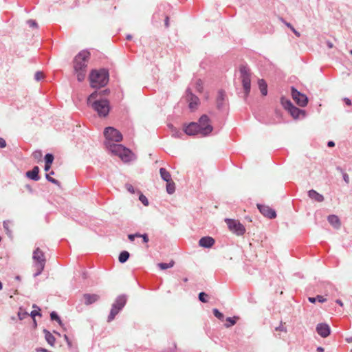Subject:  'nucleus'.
Masks as SVG:
<instances>
[{
    "mask_svg": "<svg viewBox=\"0 0 352 352\" xmlns=\"http://www.w3.org/2000/svg\"><path fill=\"white\" fill-rule=\"evenodd\" d=\"M89 57V52L82 50L80 52L74 59L73 67L74 73L77 76V80L79 82L83 81L86 76L87 67Z\"/></svg>",
    "mask_w": 352,
    "mask_h": 352,
    "instance_id": "nucleus-1",
    "label": "nucleus"
},
{
    "mask_svg": "<svg viewBox=\"0 0 352 352\" xmlns=\"http://www.w3.org/2000/svg\"><path fill=\"white\" fill-rule=\"evenodd\" d=\"M208 295L204 292H201L199 294V300L202 302H206L208 300L206 299Z\"/></svg>",
    "mask_w": 352,
    "mask_h": 352,
    "instance_id": "nucleus-40",
    "label": "nucleus"
},
{
    "mask_svg": "<svg viewBox=\"0 0 352 352\" xmlns=\"http://www.w3.org/2000/svg\"><path fill=\"white\" fill-rule=\"evenodd\" d=\"M308 300L311 303H315L316 301L319 302H324L327 301V298L324 296L318 295L316 297H309Z\"/></svg>",
    "mask_w": 352,
    "mask_h": 352,
    "instance_id": "nucleus-27",
    "label": "nucleus"
},
{
    "mask_svg": "<svg viewBox=\"0 0 352 352\" xmlns=\"http://www.w3.org/2000/svg\"><path fill=\"white\" fill-rule=\"evenodd\" d=\"M327 45L329 48H332L333 47V44L330 41L327 42Z\"/></svg>",
    "mask_w": 352,
    "mask_h": 352,
    "instance_id": "nucleus-58",
    "label": "nucleus"
},
{
    "mask_svg": "<svg viewBox=\"0 0 352 352\" xmlns=\"http://www.w3.org/2000/svg\"><path fill=\"white\" fill-rule=\"evenodd\" d=\"M104 135L106 138L105 142H120L122 140V133L113 127L105 128Z\"/></svg>",
    "mask_w": 352,
    "mask_h": 352,
    "instance_id": "nucleus-10",
    "label": "nucleus"
},
{
    "mask_svg": "<svg viewBox=\"0 0 352 352\" xmlns=\"http://www.w3.org/2000/svg\"><path fill=\"white\" fill-rule=\"evenodd\" d=\"M127 301V297L125 295H120L115 300L112 305L110 314L107 321L110 322L114 320L116 316L124 308Z\"/></svg>",
    "mask_w": 352,
    "mask_h": 352,
    "instance_id": "nucleus-6",
    "label": "nucleus"
},
{
    "mask_svg": "<svg viewBox=\"0 0 352 352\" xmlns=\"http://www.w3.org/2000/svg\"><path fill=\"white\" fill-rule=\"evenodd\" d=\"M280 102L283 107L287 111H288V112L294 119L305 117V111L294 106V104L289 100L284 97H282L280 99Z\"/></svg>",
    "mask_w": 352,
    "mask_h": 352,
    "instance_id": "nucleus-8",
    "label": "nucleus"
},
{
    "mask_svg": "<svg viewBox=\"0 0 352 352\" xmlns=\"http://www.w3.org/2000/svg\"><path fill=\"white\" fill-rule=\"evenodd\" d=\"M33 267L35 270L34 277L40 275L43 271L46 263V258L44 252L39 248H36L32 254Z\"/></svg>",
    "mask_w": 352,
    "mask_h": 352,
    "instance_id": "nucleus-5",
    "label": "nucleus"
},
{
    "mask_svg": "<svg viewBox=\"0 0 352 352\" xmlns=\"http://www.w3.org/2000/svg\"><path fill=\"white\" fill-rule=\"evenodd\" d=\"M260 212L269 219H274L276 217V211L268 206L257 204Z\"/></svg>",
    "mask_w": 352,
    "mask_h": 352,
    "instance_id": "nucleus-14",
    "label": "nucleus"
},
{
    "mask_svg": "<svg viewBox=\"0 0 352 352\" xmlns=\"http://www.w3.org/2000/svg\"><path fill=\"white\" fill-rule=\"evenodd\" d=\"M9 223L10 222L8 221H4L3 223V226L4 230H6L8 236L11 237L12 236V231L10 229Z\"/></svg>",
    "mask_w": 352,
    "mask_h": 352,
    "instance_id": "nucleus-33",
    "label": "nucleus"
},
{
    "mask_svg": "<svg viewBox=\"0 0 352 352\" xmlns=\"http://www.w3.org/2000/svg\"><path fill=\"white\" fill-rule=\"evenodd\" d=\"M128 238L131 241H133L135 238V235H134L133 234H129Z\"/></svg>",
    "mask_w": 352,
    "mask_h": 352,
    "instance_id": "nucleus-54",
    "label": "nucleus"
},
{
    "mask_svg": "<svg viewBox=\"0 0 352 352\" xmlns=\"http://www.w3.org/2000/svg\"><path fill=\"white\" fill-rule=\"evenodd\" d=\"M258 84L262 95L266 96L267 94V86L266 82L263 79H261L258 80Z\"/></svg>",
    "mask_w": 352,
    "mask_h": 352,
    "instance_id": "nucleus-25",
    "label": "nucleus"
},
{
    "mask_svg": "<svg viewBox=\"0 0 352 352\" xmlns=\"http://www.w3.org/2000/svg\"><path fill=\"white\" fill-rule=\"evenodd\" d=\"M175 184L174 183V182L173 180L167 182L166 192L168 194L172 195L175 192Z\"/></svg>",
    "mask_w": 352,
    "mask_h": 352,
    "instance_id": "nucleus-26",
    "label": "nucleus"
},
{
    "mask_svg": "<svg viewBox=\"0 0 352 352\" xmlns=\"http://www.w3.org/2000/svg\"><path fill=\"white\" fill-rule=\"evenodd\" d=\"M239 72L240 78L245 92V98H246L251 89L250 69L247 65H241L240 67Z\"/></svg>",
    "mask_w": 352,
    "mask_h": 352,
    "instance_id": "nucleus-7",
    "label": "nucleus"
},
{
    "mask_svg": "<svg viewBox=\"0 0 352 352\" xmlns=\"http://www.w3.org/2000/svg\"><path fill=\"white\" fill-rule=\"evenodd\" d=\"M90 85L93 88L104 87L109 82V72L105 69L92 70L89 74Z\"/></svg>",
    "mask_w": 352,
    "mask_h": 352,
    "instance_id": "nucleus-3",
    "label": "nucleus"
},
{
    "mask_svg": "<svg viewBox=\"0 0 352 352\" xmlns=\"http://www.w3.org/2000/svg\"><path fill=\"white\" fill-rule=\"evenodd\" d=\"M230 230L240 236L243 235L245 232V227L238 221L234 219H226Z\"/></svg>",
    "mask_w": 352,
    "mask_h": 352,
    "instance_id": "nucleus-11",
    "label": "nucleus"
},
{
    "mask_svg": "<svg viewBox=\"0 0 352 352\" xmlns=\"http://www.w3.org/2000/svg\"><path fill=\"white\" fill-rule=\"evenodd\" d=\"M316 350L318 352H324V348H322V346H318Z\"/></svg>",
    "mask_w": 352,
    "mask_h": 352,
    "instance_id": "nucleus-59",
    "label": "nucleus"
},
{
    "mask_svg": "<svg viewBox=\"0 0 352 352\" xmlns=\"http://www.w3.org/2000/svg\"><path fill=\"white\" fill-rule=\"evenodd\" d=\"M104 144L111 153L118 155L123 162H128L132 160L133 154L129 148L115 142H105Z\"/></svg>",
    "mask_w": 352,
    "mask_h": 352,
    "instance_id": "nucleus-4",
    "label": "nucleus"
},
{
    "mask_svg": "<svg viewBox=\"0 0 352 352\" xmlns=\"http://www.w3.org/2000/svg\"><path fill=\"white\" fill-rule=\"evenodd\" d=\"M160 173L161 178L164 181L167 182L172 180L171 175H170V173L168 170H166V168H161L160 169Z\"/></svg>",
    "mask_w": 352,
    "mask_h": 352,
    "instance_id": "nucleus-24",
    "label": "nucleus"
},
{
    "mask_svg": "<svg viewBox=\"0 0 352 352\" xmlns=\"http://www.w3.org/2000/svg\"><path fill=\"white\" fill-rule=\"evenodd\" d=\"M195 89L199 92L203 91V82L201 79H197L195 82Z\"/></svg>",
    "mask_w": 352,
    "mask_h": 352,
    "instance_id": "nucleus-34",
    "label": "nucleus"
},
{
    "mask_svg": "<svg viewBox=\"0 0 352 352\" xmlns=\"http://www.w3.org/2000/svg\"><path fill=\"white\" fill-rule=\"evenodd\" d=\"M168 21H169L168 16H166V19H165V26H166V28H168V26H169Z\"/></svg>",
    "mask_w": 352,
    "mask_h": 352,
    "instance_id": "nucleus-55",
    "label": "nucleus"
},
{
    "mask_svg": "<svg viewBox=\"0 0 352 352\" xmlns=\"http://www.w3.org/2000/svg\"><path fill=\"white\" fill-rule=\"evenodd\" d=\"M36 351L37 352H50L47 349L41 347L36 349Z\"/></svg>",
    "mask_w": 352,
    "mask_h": 352,
    "instance_id": "nucleus-51",
    "label": "nucleus"
},
{
    "mask_svg": "<svg viewBox=\"0 0 352 352\" xmlns=\"http://www.w3.org/2000/svg\"><path fill=\"white\" fill-rule=\"evenodd\" d=\"M6 146V140L3 138H0V148H5Z\"/></svg>",
    "mask_w": 352,
    "mask_h": 352,
    "instance_id": "nucleus-47",
    "label": "nucleus"
},
{
    "mask_svg": "<svg viewBox=\"0 0 352 352\" xmlns=\"http://www.w3.org/2000/svg\"><path fill=\"white\" fill-rule=\"evenodd\" d=\"M43 77H44V75H43V72H36L34 75V78L37 81L41 80V79L43 78Z\"/></svg>",
    "mask_w": 352,
    "mask_h": 352,
    "instance_id": "nucleus-42",
    "label": "nucleus"
},
{
    "mask_svg": "<svg viewBox=\"0 0 352 352\" xmlns=\"http://www.w3.org/2000/svg\"><path fill=\"white\" fill-rule=\"evenodd\" d=\"M184 132L188 135H195L200 134V128L197 122H190L184 128Z\"/></svg>",
    "mask_w": 352,
    "mask_h": 352,
    "instance_id": "nucleus-15",
    "label": "nucleus"
},
{
    "mask_svg": "<svg viewBox=\"0 0 352 352\" xmlns=\"http://www.w3.org/2000/svg\"><path fill=\"white\" fill-rule=\"evenodd\" d=\"M186 100L187 101L189 102V108L192 110V111H194L195 109H196L199 104V99L197 96H196L195 95H194L190 89L188 88L186 90Z\"/></svg>",
    "mask_w": 352,
    "mask_h": 352,
    "instance_id": "nucleus-13",
    "label": "nucleus"
},
{
    "mask_svg": "<svg viewBox=\"0 0 352 352\" xmlns=\"http://www.w3.org/2000/svg\"><path fill=\"white\" fill-rule=\"evenodd\" d=\"M3 289V284L0 281V291Z\"/></svg>",
    "mask_w": 352,
    "mask_h": 352,
    "instance_id": "nucleus-63",
    "label": "nucleus"
},
{
    "mask_svg": "<svg viewBox=\"0 0 352 352\" xmlns=\"http://www.w3.org/2000/svg\"><path fill=\"white\" fill-rule=\"evenodd\" d=\"M134 235H135V237H142V235L141 234H139V233H135V234H133Z\"/></svg>",
    "mask_w": 352,
    "mask_h": 352,
    "instance_id": "nucleus-60",
    "label": "nucleus"
},
{
    "mask_svg": "<svg viewBox=\"0 0 352 352\" xmlns=\"http://www.w3.org/2000/svg\"><path fill=\"white\" fill-rule=\"evenodd\" d=\"M276 331H285V329L283 327V325H280L279 327H276L275 329Z\"/></svg>",
    "mask_w": 352,
    "mask_h": 352,
    "instance_id": "nucleus-53",
    "label": "nucleus"
},
{
    "mask_svg": "<svg viewBox=\"0 0 352 352\" xmlns=\"http://www.w3.org/2000/svg\"><path fill=\"white\" fill-rule=\"evenodd\" d=\"M126 189L131 193L133 194L135 193V189L133 186L130 184H126L125 185Z\"/></svg>",
    "mask_w": 352,
    "mask_h": 352,
    "instance_id": "nucleus-43",
    "label": "nucleus"
},
{
    "mask_svg": "<svg viewBox=\"0 0 352 352\" xmlns=\"http://www.w3.org/2000/svg\"><path fill=\"white\" fill-rule=\"evenodd\" d=\"M109 93V89H105L104 91H102L100 92H98V96L100 95V96H102L103 94H108Z\"/></svg>",
    "mask_w": 352,
    "mask_h": 352,
    "instance_id": "nucleus-52",
    "label": "nucleus"
},
{
    "mask_svg": "<svg viewBox=\"0 0 352 352\" xmlns=\"http://www.w3.org/2000/svg\"><path fill=\"white\" fill-rule=\"evenodd\" d=\"M197 123L200 128V134L202 136L208 135L213 130L210 120L207 115L201 116Z\"/></svg>",
    "mask_w": 352,
    "mask_h": 352,
    "instance_id": "nucleus-9",
    "label": "nucleus"
},
{
    "mask_svg": "<svg viewBox=\"0 0 352 352\" xmlns=\"http://www.w3.org/2000/svg\"><path fill=\"white\" fill-rule=\"evenodd\" d=\"M43 154L41 151H36L32 153V157L34 160L40 161L42 158Z\"/></svg>",
    "mask_w": 352,
    "mask_h": 352,
    "instance_id": "nucleus-38",
    "label": "nucleus"
},
{
    "mask_svg": "<svg viewBox=\"0 0 352 352\" xmlns=\"http://www.w3.org/2000/svg\"><path fill=\"white\" fill-rule=\"evenodd\" d=\"M29 316H30L32 318H34L36 316H41V314L39 311L34 310L30 313V314H29Z\"/></svg>",
    "mask_w": 352,
    "mask_h": 352,
    "instance_id": "nucleus-45",
    "label": "nucleus"
},
{
    "mask_svg": "<svg viewBox=\"0 0 352 352\" xmlns=\"http://www.w3.org/2000/svg\"><path fill=\"white\" fill-rule=\"evenodd\" d=\"M327 220L335 228H339L340 227V221L338 216L334 214L329 215L328 216Z\"/></svg>",
    "mask_w": 352,
    "mask_h": 352,
    "instance_id": "nucleus-22",
    "label": "nucleus"
},
{
    "mask_svg": "<svg viewBox=\"0 0 352 352\" xmlns=\"http://www.w3.org/2000/svg\"><path fill=\"white\" fill-rule=\"evenodd\" d=\"M175 264V262L173 261H171L170 263H158V267L161 269V270H166L168 268H170L172 267H173Z\"/></svg>",
    "mask_w": 352,
    "mask_h": 352,
    "instance_id": "nucleus-31",
    "label": "nucleus"
},
{
    "mask_svg": "<svg viewBox=\"0 0 352 352\" xmlns=\"http://www.w3.org/2000/svg\"><path fill=\"white\" fill-rule=\"evenodd\" d=\"M16 280H20V276H16Z\"/></svg>",
    "mask_w": 352,
    "mask_h": 352,
    "instance_id": "nucleus-64",
    "label": "nucleus"
},
{
    "mask_svg": "<svg viewBox=\"0 0 352 352\" xmlns=\"http://www.w3.org/2000/svg\"><path fill=\"white\" fill-rule=\"evenodd\" d=\"M142 240H143V242L144 243H148V236L146 234H144L142 235Z\"/></svg>",
    "mask_w": 352,
    "mask_h": 352,
    "instance_id": "nucleus-49",
    "label": "nucleus"
},
{
    "mask_svg": "<svg viewBox=\"0 0 352 352\" xmlns=\"http://www.w3.org/2000/svg\"><path fill=\"white\" fill-rule=\"evenodd\" d=\"M140 201L146 206L148 205V199L142 194H141L139 197Z\"/></svg>",
    "mask_w": 352,
    "mask_h": 352,
    "instance_id": "nucleus-41",
    "label": "nucleus"
},
{
    "mask_svg": "<svg viewBox=\"0 0 352 352\" xmlns=\"http://www.w3.org/2000/svg\"><path fill=\"white\" fill-rule=\"evenodd\" d=\"M292 96L296 103L300 107H304L308 103V98L306 95L300 93L294 87H292Z\"/></svg>",
    "mask_w": 352,
    "mask_h": 352,
    "instance_id": "nucleus-12",
    "label": "nucleus"
},
{
    "mask_svg": "<svg viewBox=\"0 0 352 352\" xmlns=\"http://www.w3.org/2000/svg\"><path fill=\"white\" fill-rule=\"evenodd\" d=\"M27 23L30 25V27H32V28H37L38 27L37 23L34 20L30 19L28 21Z\"/></svg>",
    "mask_w": 352,
    "mask_h": 352,
    "instance_id": "nucleus-44",
    "label": "nucleus"
},
{
    "mask_svg": "<svg viewBox=\"0 0 352 352\" xmlns=\"http://www.w3.org/2000/svg\"><path fill=\"white\" fill-rule=\"evenodd\" d=\"M51 165L52 164H45V171H48L50 169V167H51Z\"/></svg>",
    "mask_w": 352,
    "mask_h": 352,
    "instance_id": "nucleus-57",
    "label": "nucleus"
},
{
    "mask_svg": "<svg viewBox=\"0 0 352 352\" xmlns=\"http://www.w3.org/2000/svg\"><path fill=\"white\" fill-rule=\"evenodd\" d=\"M212 312L215 317L218 319L222 320L224 318V316L222 313H221L217 309H213Z\"/></svg>",
    "mask_w": 352,
    "mask_h": 352,
    "instance_id": "nucleus-39",
    "label": "nucleus"
},
{
    "mask_svg": "<svg viewBox=\"0 0 352 352\" xmlns=\"http://www.w3.org/2000/svg\"><path fill=\"white\" fill-rule=\"evenodd\" d=\"M54 161V155L51 153H47L45 156V164H52Z\"/></svg>",
    "mask_w": 352,
    "mask_h": 352,
    "instance_id": "nucleus-37",
    "label": "nucleus"
},
{
    "mask_svg": "<svg viewBox=\"0 0 352 352\" xmlns=\"http://www.w3.org/2000/svg\"><path fill=\"white\" fill-rule=\"evenodd\" d=\"M238 319V317H228L226 318V323L224 324L226 328H229L233 325H234L236 323V320Z\"/></svg>",
    "mask_w": 352,
    "mask_h": 352,
    "instance_id": "nucleus-29",
    "label": "nucleus"
},
{
    "mask_svg": "<svg viewBox=\"0 0 352 352\" xmlns=\"http://www.w3.org/2000/svg\"><path fill=\"white\" fill-rule=\"evenodd\" d=\"M50 318L52 320L57 321L60 325L62 324V322H61L60 317L58 316V314L55 311H52L50 314Z\"/></svg>",
    "mask_w": 352,
    "mask_h": 352,
    "instance_id": "nucleus-36",
    "label": "nucleus"
},
{
    "mask_svg": "<svg viewBox=\"0 0 352 352\" xmlns=\"http://www.w3.org/2000/svg\"><path fill=\"white\" fill-rule=\"evenodd\" d=\"M308 196L311 199L317 201V202H322L324 201V197L322 195L318 193L314 190H310L308 191Z\"/></svg>",
    "mask_w": 352,
    "mask_h": 352,
    "instance_id": "nucleus-21",
    "label": "nucleus"
},
{
    "mask_svg": "<svg viewBox=\"0 0 352 352\" xmlns=\"http://www.w3.org/2000/svg\"><path fill=\"white\" fill-rule=\"evenodd\" d=\"M64 339L66 341L68 346L69 348H71L72 346V342L70 341V340L69 339V338H68V336L67 335H64Z\"/></svg>",
    "mask_w": 352,
    "mask_h": 352,
    "instance_id": "nucleus-46",
    "label": "nucleus"
},
{
    "mask_svg": "<svg viewBox=\"0 0 352 352\" xmlns=\"http://www.w3.org/2000/svg\"><path fill=\"white\" fill-rule=\"evenodd\" d=\"M344 101L345 102V104L348 106H351V101L349 98H344Z\"/></svg>",
    "mask_w": 352,
    "mask_h": 352,
    "instance_id": "nucleus-50",
    "label": "nucleus"
},
{
    "mask_svg": "<svg viewBox=\"0 0 352 352\" xmlns=\"http://www.w3.org/2000/svg\"><path fill=\"white\" fill-rule=\"evenodd\" d=\"M131 38H132V36L131 35L129 34V35L126 36V39L131 40Z\"/></svg>",
    "mask_w": 352,
    "mask_h": 352,
    "instance_id": "nucleus-62",
    "label": "nucleus"
},
{
    "mask_svg": "<svg viewBox=\"0 0 352 352\" xmlns=\"http://www.w3.org/2000/svg\"><path fill=\"white\" fill-rule=\"evenodd\" d=\"M29 316V314L22 308L19 309L18 312V317L20 320H23Z\"/></svg>",
    "mask_w": 352,
    "mask_h": 352,
    "instance_id": "nucleus-32",
    "label": "nucleus"
},
{
    "mask_svg": "<svg viewBox=\"0 0 352 352\" xmlns=\"http://www.w3.org/2000/svg\"><path fill=\"white\" fill-rule=\"evenodd\" d=\"M336 302H337L338 304H339L340 305H341V306L342 305V301H341L340 300H336Z\"/></svg>",
    "mask_w": 352,
    "mask_h": 352,
    "instance_id": "nucleus-61",
    "label": "nucleus"
},
{
    "mask_svg": "<svg viewBox=\"0 0 352 352\" xmlns=\"http://www.w3.org/2000/svg\"><path fill=\"white\" fill-rule=\"evenodd\" d=\"M317 333L322 338H327L331 333L329 326L326 323H320L316 326Z\"/></svg>",
    "mask_w": 352,
    "mask_h": 352,
    "instance_id": "nucleus-16",
    "label": "nucleus"
},
{
    "mask_svg": "<svg viewBox=\"0 0 352 352\" xmlns=\"http://www.w3.org/2000/svg\"><path fill=\"white\" fill-rule=\"evenodd\" d=\"M83 298L85 299V304L87 305H91V304L96 302L100 298L98 295L90 294H84Z\"/></svg>",
    "mask_w": 352,
    "mask_h": 352,
    "instance_id": "nucleus-19",
    "label": "nucleus"
},
{
    "mask_svg": "<svg viewBox=\"0 0 352 352\" xmlns=\"http://www.w3.org/2000/svg\"><path fill=\"white\" fill-rule=\"evenodd\" d=\"M214 239L210 236H204L199 239V245L201 247L210 248L214 244Z\"/></svg>",
    "mask_w": 352,
    "mask_h": 352,
    "instance_id": "nucleus-18",
    "label": "nucleus"
},
{
    "mask_svg": "<svg viewBox=\"0 0 352 352\" xmlns=\"http://www.w3.org/2000/svg\"><path fill=\"white\" fill-rule=\"evenodd\" d=\"M39 168L38 166H34L32 170L26 173V176L34 181H38L40 179L38 175Z\"/></svg>",
    "mask_w": 352,
    "mask_h": 352,
    "instance_id": "nucleus-20",
    "label": "nucleus"
},
{
    "mask_svg": "<svg viewBox=\"0 0 352 352\" xmlns=\"http://www.w3.org/2000/svg\"><path fill=\"white\" fill-rule=\"evenodd\" d=\"M54 171H51L50 173V174H46L45 175V177L47 179V180L50 182H52V184H56L58 186H60V183L56 179L52 177V175H54Z\"/></svg>",
    "mask_w": 352,
    "mask_h": 352,
    "instance_id": "nucleus-30",
    "label": "nucleus"
},
{
    "mask_svg": "<svg viewBox=\"0 0 352 352\" xmlns=\"http://www.w3.org/2000/svg\"><path fill=\"white\" fill-rule=\"evenodd\" d=\"M284 23L286 25L287 27L289 28L295 34V35L298 37L300 36V32H298L296 29L292 26V25L290 23L286 22L285 21L283 20Z\"/></svg>",
    "mask_w": 352,
    "mask_h": 352,
    "instance_id": "nucleus-35",
    "label": "nucleus"
},
{
    "mask_svg": "<svg viewBox=\"0 0 352 352\" xmlns=\"http://www.w3.org/2000/svg\"><path fill=\"white\" fill-rule=\"evenodd\" d=\"M327 146H328L329 147H333V146H335V143H334L333 141H329V142H328V143H327Z\"/></svg>",
    "mask_w": 352,
    "mask_h": 352,
    "instance_id": "nucleus-56",
    "label": "nucleus"
},
{
    "mask_svg": "<svg viewBox=\"0 0 352 352\" xmlns=\"http://www.w3.org/2000/svg\"><path fill=\"white\" fill-rule=\"evenodd\" d=\"M129 253L127 251H122L119 255V261L121 263H125L129 258Z\"/></svg>",
    "mask_w": 352,
    "mask_h": 352,
    "instance_id": "nucleus-28",
    "label": "nucleus"
},
{
    "mask_svg": "<svg viewBox=\"0 0 352 352\" xmlns=\"http://www.w3.org/2000/svg\"><path fill=\"white\" fill-rule=\"evenodd\" d=\"M226 94L223 90H219L217 96V107L218 109H222L226 105Z\"/></svg>",
    "mask_w": 352,
    "mask_h": 352,
    "instance_id": "nucleus-17",
    "label": "nucleus"
},
{
    "mask_svg": "<svg viewBox=\"0 0 352 352\" xmlns=\"http://www.w3.org/2000/svg\"><path fill=\"white\" fill-rule=\"evenodd\" d=\"M43 333L45 334V338L47 343L51 346H54L56 339L54 336L47 330L44 329Z\"/></svg>",
    "mask_w": 352,
    "mask_h": 352,
    "instance_id": "nucleus-23",
    "label": "nucleus"
},
{
    "mask_svg": "<svg viewBox=\"0 0 352 352\" xmlns=\"http://www.w3.org/2000/svg\"><path fill=\"white\" fill-rule=\"evenodd\" d=\"M342 175H343V179L344 180V182L346 183V184H349V175L346 173H342Z\"/></svg>",
    "mask_w": 352,
    "mask_h": 352,
    "instance_id": "nucleus-48",
    "label": "nucleus"
},
{
    "mask_svg": "<svg viewBox=\"0 0 352 352\" xmlns=\"http://www.w3.org/2000/svg\"><path fill=\"white\" fill-rule=\"evenodd\" d=\"M98 97V91L93 92L87 98V104L91 106L99 115L105 117L109 111V103L107 100H94Z\"/></svg>",
    "mask_w": 352,
    "mask_h": 352,
    "instance_id": "nucleus-2",
    "label": "nucleus"
}]
</instances>
